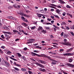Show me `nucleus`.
<instances>
[{"label": "nucleus", "mask_w": 74, "mask_h": 74, "mask_svg": "<svg viewBox=\"0 0 74 74\" xmlns=\"http://www.w3.org/2000/svg\"><path fill=\"white\" fill-rule=\"evenodd\" d=\"M34 40V39L30 38L27 41V44H31L33 42V41Z\"/></svg>", "instance_id": "1"}, {"label": "nucleus", "mask_w": 74, "mask_h": 74, "mask_svg": "<svg viewBox=\"0 0 74 74\" xmlns=\"http://www.w3.org/2000/svg\"><path fill=\"white\" fill-rule=\"evenodd\" d=\"M3 61L4 63H5L6 67H10V64L8 63V62L5 61V60H3Z\"/></svg>", "instance_id": "2"}, {"label": "nucleus", "mask_w": 74, "mask_h": 74, "mask_svg": "<svg viewBox=\"0 0 74 74\" xmlns=\"http://www.w3.org/2000/svg\"><path fill=\"white\" fill-rule=\"evenodd\" d=\"M66 65L70 67H71L72 68H74V64L69 63L66 64Z\"/></svg>", "instance_id": "3"}, {"label": "nucleus", "mask_w": 74, "mask_h": 74, "mask_svg": "<svg viewBox=\"0 0 74 74\" xmlns=\"http://www.w3.org/2000/svg\"><path fill=\"white\" fill-rule=\"evenodd\" d=\"M35 64L36 65H37V66H39L40 67H42V68H45V67L43 65L41 64L40 63H39L38 62H36Z\"/></svg>", "instance_id": "4"}, {"label": "nucleus", "mask_w": 74, "mask_h": 74, "mask_svg": "<svg viewBox=\"0 0 74 74\" xmlns=\"http://www.w3.org/2000/svg\"><path fill=\"white\" fill-rule=\"evenodd\" d=\"M21 18L23 19L24 22H28V20H27V19L25 18L23 16H21Z\"/></svg>", "instance_id": "5"}, {"label": "nucleus", "mask_w": 74, "mask_h": 74, "mask_svg": "<svg viewBox=\"0 0 74 74\" xmlns=\"http://www.w3.org/2000/svg\"><path fill=\"white\" fill-rule=\"evenodd\" d=\"M38 62H40V63H42V64H45V62L41 60H38Z\"/></svg>", "instance_id": "6"}, {"label": "nucleus", "mask_w": 74, "mask_h": 74, "mask_svg": "<svg viewBox=\"0 0 74 74\" xmlns=\"http://www.w3.org/2000/svg\"><path fill=\"white\" fill-rule=\"evenodd\" d=\"M13 64L14 65H15L16 66H17V67H21L22 66L21 65L19 64H16V62H14L13 63Z\"/></svg>", "instance_id": "7"}, {"label": "nucleus", "mask_w": 74, "mask_h": 74, "mask_svg": "<svg viewBox=\"0 0 74 74\" xmlns=\"http://www.w3.org/2000/svg\"><path fill=\"white\" fill-rule=\"evenodd\" d=\"M8 18L10 19H11V20H14V21H15V18L13 17L12 16H9L8 17Z\"/></svg>", "instance_id": "8"}, {"label": "nucleus", "mask_w": 74, "mask_h": 74, "mask_svg": "<svg viewBox=\"0 0 74 74\" xmlns=\"http://www.w3.org/2000/svg\"><path fill=\"white\" fill-rule=\"evenodd\" d=\"M60 3L61 4H66V3L64 2L62 0H59Z\"/></svg>", "instance_id": "9"}, {"label": "nucleus", "mask_w": 74, "mask_h": 74, "mask_svg": "<svg viewBox=\"0 0 74 74\" xmlns=\"http://www.w3.org/2000/svg\"><path fill=\"white\" fill-rule=\"evenodd\" d=\"M65 45H67V46H71V44L69 42H66Z\"/></svg>", "instance_id": "10"}, {"label": "nucleus", "mask_w": 74, "mask_h": 74, "mask_svg": "<svg viewBox=\"0 0 74 74\" xmlns=\"http://www.w3.org/2000/svg\"><path fill=\"white\" fill-rule=\"evenodd\" d=\"M39 70L42 71V72H45L46 71V70L45 69H42V68H39Z\"/></svg>", "instance_id": "11"}, {"label": "nucleus", "mask_w": 74, "mask_h": 74, "mask_svg": "<svg viewBox=\"0 0 74 74\" xmlns=\"http://www.w3.org/2000/svg\"><path fill=\"white\" fill-rule=\"evenodd\" d=\"M56 12L57 13V14H60V10L58 9H57L56 10Z\"/></svg>", "instance_id": "12"}, {"label": "nucleus", "mask_w": 74, "mask_h": 74, "mask_svg": "<svg viewBox=\"0 0 74 74\" xmlns=\"http://www.w3.org/2000/svg\"><path fill=\"white\" fill-rule=\"evenodd\" d=\"M31 54L32 56H37V54L35 53H34L33 52H31Z\"/></svg>", "instance_id": "13"}, {"label": "nucleus", "mask_w": 74, "mask_h": 74, "mask_svg": "<svg viewBox=\"0 0 74 74\" xmlns=\"http://www.w3.org/2000/svg\"><path fill=\"white\" fill-rule=\"evenodd\" d=\"M13 32L14 34H16L17 32H18V31L17 30L14 29L13 30Z\"/></svg>", "instance_id": "14"}, {"label": "nucleus", "mask_w": 74, "mask_h": 74, "mask_svg": "<svg viewBox=\"0 0 74 74\" xmlns=\"http://www.w3.org/2000/svg\"><path fill=\"white\" fill-rule=\"evenodd\" d=\"M73 48H71L70 49H68L67 51V52H71V51H72V50H73Z\"/></svg>", "instance_id": "15"}, {"label": "nucleus", "mask_w": 74, "mask_h": 74, "mask_svg": "<svg viewBox=\"0 0 74 74\" xmlns=\"http://www.w3.org/2000/svg\"><path fill=\"white\" fill-rule=\"evenodd\" d=\"M22 25L24 26H27V24H26V23H25L24 22L23 23H22Z\"/></svg>", "instance_id": "16"}, {"label": "nucleus", "mask_w": 74, "mask_h": 74, "mask_svg": "<svg viewBox=\"0 0 74 74\" xmlns=\"http://www.w3.org/2000/svg\"><path fill=\"white\" fill-rule=\"evenodd\" d=\"M21 32H22V33H24V34H25V35H28V34H27V33H26V32H25L24 31H23V30H21Z\"/></svg>", "instance_id": "17"}, {"label": "nucleus", "mask_w": 74, "mask_h": 74, "mask_svg": "<svg viewBox=\"0 0 74 74\" xmlns=\"http://www.w3.org/2000/svg\"><path fill=\"white\" fill-rule=\"evenodd\" d=\"M10 59H12V60H14V61H17V60L16 59H15L13 58H12V57H10Z\"/></svg>", "instance_id": "18"}, {"label": "nucleus", "mask_w": 74, "mask_h": 74, "mask_svg": "<svg viewBox=\"0 0 74 74\" xmlns=\"http://www.w3.org/2000/svg\"><path fill=\"white\" fill-rule=\"evenodd\" d=\"M24 16H26V17H27V18H29L30 17V16L28 15L27 14H24Z\"/></svg>", "instance_id": "19"}, {"label": "nucleus", "mask_w": 74, "mask_h": 74, "mask_svg": "<svg viewBox=\"0 0 74 74\" xmlns=\"http://www.w3.org/2000/svg\"><path fill=\"white\" fill-rule=\"evenodd\" d=\"M39 46H37L35 47V48H38V49H42V47H39Z\"/></svg>", "instance_id": "20"}, {"label": "nucleus", "mask_w": 74, "mask_h": 74, "mask_svg": "<svg viewBox=\"0 0 74 74\" xmlns=\"http://www.w3.org/2000/svg\"><path fill=\"white\" fill-rule=\"evenodd\" d=\"M3 27V29H4V30H8V29H9V28L8 27Z\"/></svg>", "instance_id": "21"}, {"label": "nucleus", "mask_w": 74, "mask_h": 74, "mask_svg": "<svg viewBox=\"0 0 74 74\" xmlns=\"http://www.w3.org/2000/svg\"><path fill=\"white\" fill-rule=\"evenodd\" d=\"M4 33L6 34H11V33L10 32H4Z\"/></svg>", "instance_id": "22"}, {"label": "nucleus", "mask_w": 74, "mask_h": 74, "mask_svg": "<svg viewBox=\"0 0 74 74\" xmlns=\"http://www.w3.org/2000/svg\"><path fill=\"white\" fill-rule=\"evenodd\" d=\"M44 24H45V25H52V24L50 23H44Z\"/></svg>", "instance_id": "23"}, {"label": "nucleus", "mask_w": 74, "mask_h": 74, "mask_svg": "<svg viewBox=\"0 0 74 74\" xmlns=\"http://www.w3.org/2000/svg\"><path fill=\"white\" fill-rule=\"evenodd\" d=\"M69 62L70 63H71V62H73V60L71 59H69Z\"/></svg>", "instance_id": "24"}, {"label": "nucleus", "mask_w": 74, "mask_h": 74, "mask_svg": "<svg viewBox=\"0 0 74 74\" xmlns=\"http://www.w3.org/2000/svg\"><path fill=\"white\" fill-rule=\"evenodd\" d=\"M21 70L23 71H26L27 70L25 68H22L21 69Z\"/></svg>", "instance_id": "25"}, {"label": "nucleus", "mask_w": 74, "mask_h": 74, "mask_svg": "<svg viewBox=\"0 0 74 74\" xmlns=\"http://www.w3.org/2000/svg\"><path fill=\"white\" fill-rule=\"evenodd\" d=\"M13 68L14 69H15L16 70H17V71H19V69L16 67H14Z\"/></svg>", "instance_id": "26"}, {"label": "nucleus", "mask_w": 74, "mask_h": 74, "mask_svg": "<svg viewBox=\"0 0 74 74\" xmlns=\"http://www.w3.org/2000/svg\"><path fill=\"white\" fill-rule=\"evenodd\" d=\"M45 58H48L49 59V60H51V57L49 56H46V57Z\"/></svg>", "instance_id": "27"}, {"label": "nucleus", "mask_w": 74, "mask_h": 74, "mask_svg": "<svg viewBox=\"0 0 74 74\" xmlns=\"http://www.w3.org/2000/svg\"><path fill=\"white\" fill-rule=\"evenodd\" d=\"M41 57H45H45H46V56L45 55V54H41Z\"/></svg>", "instance_id": "28"}, {"label": "nucleus", "mask_w": 74, "mask_h": 74, "mask_svg": "<svg viewBox=\"0 0 74 74\" xmlns=\"http://www.w3.org/2000/svg\"><path fill=\"white\" fill-rule=\"evenodd\" d=\"M21 59H23V60H25V57L24 56H22L21 57Z\"/></svg>", "instance_id": "29"}, {"label": "nucleus", "mask_w": 74, "mask_h": 74, "mask_svg": "<svg viewBox=\"0 0 74 74\" xmlns=\"http://www.w3.org/2000/svg\"><path fill=\"white\" fill-rule=\"evenodd\" d=\"M17 30H19V32H21V29H20V28L19 27H17Z\"/></svg>", "instance_id": "30"}, {"label": "nucleus", "mask_w": 74, "mask_h": 74, "mask_svg": "<svg viewBox=\"0 0 74 74\" xmlns=\"http://www.w3.org/2000/svg\"><path fill=\"white\" fill-rule=\"evenodd\" d=\"M11 52L10 51H9L7 52V54L8 55H10V54H11Z\"/></svg>", "instance_id": "31"}, {"label": "nucleus", "mask_w": 74, "mask_h": 74, "mask_svg": "<svg viewBox=\"0 0 74 74\" xmlns=\"http://www.w3.org/2000/svg\"><path fill=\"white\" fill-rule=\"evenodd\" d=\"M35 28H36V26H34L32 27L31 28V29H32V30H33V29H35Z\"/></svg>", "instance_id": "32"}, {"label": "nucleus", "mask_w": 74, "mask_h": 74, "mask_svg": "<svg viewBox=\"0 0 74 74\" xmlns=\"http://www.w3.org/2000/svg\"><path fill=\"white\" fill-rule=\"evenodd\" d=\"M51 64L53 65H55L56 64V63H55V62H52Z\"/></svg>", "instance_id": "33"}, {"label": "nucleus", "mask_w": 74, "mask_h": 74, "mask_svg": "<svg viewBox=\"0 0 74 74\" xmlns=\"http://www.w3.org/2000/svg\"><path fill=\"white\" fill-rule=\"evenodd\" d=\"M1 37L2 38H3V39H5V38L3 35H2Z\"/></svg>", "instance_id": "34"}, {"label": "nucleus", "mask_w": 74, "mask_h": 74, "mask_svg": "<svg viewBox=\"0 0 74 74\" xmlns=\"http://www.w3.org/2000/svg\"><path fill=\"white\" fill-rule=\"evenodd\" d=\"M66 7L68 8H71V6L68 5H67Z\"/></svg>", "instance_id": "35"}, {"label": "nucleus", "mask_w": 74, "mask_h": 74, "mask_svg": "<svg viewBox=\"0 0 74 74\" xmlns=\"http://www.w3.org/2000/svg\"><path fill=\"white\" fill-rule=\"evenodd\" d=\"M13 8V7L12 6H9L8 7V9H11L12 8Z\"/></svg>", "instance_id": "36"}, {"label": "nucleus", "mask_w": 74, "mask_h": 74, "mask_svg": "<svg viewBox=\"0 0 74 74\" xmlns=\"http://www.w3.org/2000/svg\"><path fill=\"white\" fill-rule=\"evenodd\" d=\"M18 55L19 57H21L22 56V55H21V54H20L19 53H18Z\"/></svg>", "instance_id": "37"}, {"label": "nucleus", "mask_w": 74, "mask_h": 74, "mask_svg": "<svg viewBox=\"0 0 74 74\" xmlns=\"http://www.w3.org/2000/svg\"><path fill=\"white\" fill-rule=\"evenodd\" d=\"M54 16H55L56 17V18H57L58 19H59V17L58 16H57V15H54Z\"/></svg>", "instance_id": "38"}, {"label": "nucleus", "mask_w": 74, "mask_h": 74, "mask_svg": "<svg viewBox=\"0 0 74 74\" xmlns=\"http://www.w3.org/2000/svg\"><path fill=\"white\" fill-rule=\"evenodd\" d=\"M63 51L64 50L63 49H60V51L61 52H63Z\"/></svg>", "instance_id": "39"}, {"label": "nucleus", "mask_w": 74, "mask_h": 74, "mask_svg": "<svg viewBox=\"0 0 74 74\" xmlns=\"http://www.w3.org/2000/svg\"><path fill=\"white\" fill-rule=\"evenodd\" d=\"M5 58L6 60L7 61H8V57H7V56H6Z\"/></svg>", "instance_id": "40"}, {"label": "nucleus", "mask_w": 74, "mask_h": 74, "mask_svg": "<svg viewBox=\"0 0 74 74\" xmlns=\"http://www.w3.org/2000/svg\"><path fill=\"white\" fill-rule=\"evenodd\" d=\"M28 71L29 74H32V72L29 71Z\"/></svg>", "instance_id": "41"}, {"label": "nucleus", "mask_w": 74, "mask_h": 74, "mask_svg": "<svg viewBox=\"0 0 74 74\" xmlns=\"http://www.w3.org/2000/svg\"><path fill=\"white\" fill-rule=\"evenodd\" d=\"M40 12H41L42 13H43L44 12V10H40Z\"/></svg>", "instance_id": "42"}, {"label": "nucleus", "mask_w": 74, "mask_h": 74, "mask_svg": "<svg viewBox=\"0 0 74 74\" xmlns=\"http://www.w3.org/2000/svg\"><path fill=\"white\" fill-rule=\"evenodd\" d=\"M5 37H9V35L8 34H5Z\"/></svg>", "instance_id": "43"}, {"label": "nucleus", "mask_w": 74, "mask_h": 74, "mask_svg": "<svg viewBox=\"0 0 74 74\" xmlns=\"http://www.w3.org/2000/svg\"><path fill=\"white\" fill-rule=\"evenodd\" d=\"M71 53H67L68 56H71Z\"/></svg>", "instance_id": "44"}, {"label": "nucleus", "mask_w": 74, "mask_h": 74, "mask_svg": "<svg viewBox=\"0 0 74 74\" xmlns=\"http://www.w3.org/2000/svg\"><path fill=\"white\" fill-rule=\"evenodd\" d=\"M52 61H53V62H57V61H56V60H54L51 59Z\"/></svg>", "instance_id": "45"}, {"label": "nucleus", "mask_w": 74, "mask_h": 74, "mask_svg": "<svg viewBox=\"0 0 74 74\" xmlns=\"http://www.w3.org/2000/svg\"><path fill=\"white\" fill-rule=\"evenodd\" d=\"M45 29H47H47H50V27H45Z\"/></svg>", "instance_id": "46"}, {"label": "nucleus", "mask_w": 74, "mask_h": 74, "mask_svg": "<svg viewBox=\"0 0 74 74\" xmlns=\"http://www.w3.org/2000/svg\"><path fill=\"white\" fill-rule=\"evenodd\" d=\"M0 53H3V52L2 51V50L0 49Z\"/></svg>", "instance_id": "47"}, {"label": "nucleus", "mask_w": 74, "mask_h": 74, "mask_svg": "<svg viewBox=\"0 0 74 74\" xmlns=\"http://www.w3.org/2000/svg\"><path fill=\"white\" fill-rule=\"evenodd\" d=\"M27 49V47H25L24 48L23 50L26 51Z\"/></svg>", "instance_id": "48"}, {"label": "nucleus", "mask_w": 74, "mask_h": 74, "mask_svg": "<svg viewBox=\"0 0 74 74\" xmlns=\"http://www.w3.org/2000/svg\"><path fill=\"white\" fill-rule=\"evenodd\" d=\"M70 33H71V34H72V36H74V33H73V32H71Z\"/></svg>", "instance_id": "49"}, {"label": "nucleus", "mask_w": 74, "mask_h": 74, "mask_svg": "<svg viewBox=\"0 0 74 74\" xmlns=\"http://www.w3.org/2000/svg\"><path fill=\"white\" fill-rule=\"evenodd\" d=\"M67 37V35L66 34H64V37Z\"/></svg>", "instance_id": "50"}, {"label": "nucleus", "mask_w": 74, "mask_h": 74, "mask_svg": "<svg viewBox=\"0 0 74 74\" xmlns=\"http://www.w3.org/2000/svg\"><path fill=\"white\" fill-rule=\"evenodd\" d=\"M61 44H62L63 45H66V42L64 43L63 42H61Z\"/></svg>", "instance_id": "51"}, {"label": "nucleus", "mask_w": 74, "mask_h": 74, "mask_svg": "<svg viewBox=\"0 0 74 74\" xmlns=\"http://www.w3.org/2000/svg\"><path fill=\"white\" fill-rule=\"evenodd\" d=\"M37 15H41V16H44V15L43 14H39L38 13H37Z\"/></svg>", "instance_id": "52"}, {"label": "nucleus", "mask_w": 74, "mask_h": 74, "mask_svg": "<svg viewBox=\"0 0 74 74\" xmlns=\"http://www.w3.org/2000/svg\"><path fill=\"white\" fill-rule=\"evenodd\" d=\"M63 55H64V56H68V54H67V53H65V54H63Z\"/></svg>", "instance_id": "53"}, {"label": "nucleus", "mask_w": 74, "mask_h": 74, "mask_svg": "<svg viewBox=\"0 0 74 74\" xmlns=\"http://www.w3.org/2000/svg\"><path fill=\"white\" fill-rule=\"evenodd\" d=\"M66 15V13L65 12H64L63 13V14H62V15H63V16H65Z\"/></svg>", "instance_id": "54"}, {"label": "nucleus", "mask_w": 74, "mask_h": 74, "mask_svg": "<svg viewBox=\"0 0 74 74\" xmlns=\"http://www.w3.org/2000/svg\"><path fill=\"white\" fill-rule=\"evenodd\" d=\"M1 48H3V49H4V48H5V46H2L1 47Z\"/></svg>", "instance_id": "55"}, {"label": "nucleus", "mask_w": 74, "mask_h": 74, "mask_svg": "<svg viewBox=\"0 0 74 74\" xmlns=\"http://www.w3.org/2000/svg\"><path fill=\"white\" fill-rule=\"evenodd\" d=\"M62 24H63V25H66V23H65V22H62Z\"/></svg>", "instance_id": "56"}, {"label": "nucleus", "mask_w": 74, "mask_h": 74, "mask_svg": "<svg viewBox=\"0 0 74 74\" xmlns=\"http://www.w3.org/2000/svg\"><path fill=\"white\" fill-rule=\"evenodd\" d=\"M64 34V32H62L61 34V36H63V34Z\"/></svg>", "instance_id": "57"}, {"label": "nucleus", "mask_w": 74, "mask_h": 74, "mask_svg": "<svg viewBox=\"0 0 74 74\" xmlns=\"http://www.w3.org/2000/svg\"><path fill=\"white\" fill-rule=\"evenodd\" d=\"M34 52H36V53H38V51L37 50H34Z\"/></svg>", "instance_id": "58"}, {"label": "nucleus", "mask_w": 74, "mask_h": 74, "mask_svg": "<svg viewBox=\"0 0 74 74\" xmlns=\"http://www.w3.org/2000/svg\"><path fill=\"white\" fill-rule=\"evenodd\" d=\"M36 56H38V57H41V55L37 54L36 55Z\"/></svg>", "instance_id": "59"}, {"label": "nucleus", "mask_w": 74, "mask_h": 74, "mask_svg": "<svg viewBox=\"0 0 74 74\" xmlns=\"http://www.w3.org/2000/svg\"><path fill=\"white\" fill-rule=\"evenodd\" d=\"M52 48H53V47H50V48H49L48 49L49 50H50L51 49H52Z\"/></svg>", "instance_id": "60"}, {"label": "nucleus", "mask_w": 74, "mask_h": 74, "mask_svg": "<svg viewBox=\"0 0 74 74\" xmlns=\"http://www.w3.org/2000/svg\"><path fill=\"white\" fill-rule=\"evenodd\" d=\"M57 7H58V8H62V7H61V6L59 5L57 6Z\"/></svg>", "instance_id": "61"}, {"label": "nucleus", "mask_w": 74, "mask_h": 74, "mask_svg": "<svg viewBox=\"0 0 74 74\" xmlns=\"http://www.w3.org/2000/svg\"><path fill=\"white\" fill-rule=\"evenodd\" d=\"M48 21H51V19H49V18H47Z\"/></svg>", "instance_id": "62"}, {"label": "nucleus", "mask_w": 74, "mask_h": 74, "mask_svg": "<svg viewBox=\"0 0 74 74\" xmlns=\"http://www.w3.org/2000/svg\"><path fill=\"white\" fill-rule=\"evenodd\" d=\"M51 18H52V19H54V16H51Z\"/></svg>", "instance_id": "63"}, {"label": "nucleus", "mask_w": 74, "mask_h": 74, "mask_svg": "<svg viewBox=\"0 0 74 74\" xmlns=\"http://www.w3.org/2000/svg\"><path fill=\"white\" fill-rule=\"evenodd\" d=\"M62 73H64V74H68V73H67L66 72H65L64 71H63L62 72Z\"/></svg>", "instance_id": "64"}]
</instances>
